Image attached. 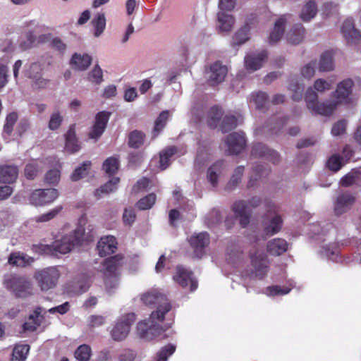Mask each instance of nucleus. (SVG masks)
<instances>
[{"label":"nucleus","instance_id":"nucleus-9","mask_svg":"<svg viewBox=\"0 0 361 361\" xmlns=\"http://www.w3.org/2000/svg\"><path fill=\"white\" fill-rule=\"evenodd\" d=\"M267 211L269 214H274V216L267 221L264 220V232L267 235L271 236L281 230L283 221L282 216L276 214L279 212V207L275 204L267 202Z\"/></svg>","mask_w":361,"mask_h":361},{"label":"nucleus","instance_id":"nucleus-7","mask_svg":"<svg viewBox=\"0 0 361 361\" xmlns=\"http://www.w3.org/2000/svg\"><path fill=\"white\" fill-rule=\"evenodd\" d=\"M136 320L135 313H128L121 315L116 321L114 326L111 330V336L116 341L124 340L128 335L130 326Z\"/></svg>","mask_w":361,"mask_h":361},{"label":"nucleus","instance_id":"nucleus-20","mask_svg":"<svg viewBox=\"0 0 361 361\" xmlns=\"http://www.w3.org/2000/svg\"><path fill=\"white\" fill-rule=\"evenodd\" d=\"M341 32L348 44H357L361 42V33L355 28L352 18H347L341 27Z\"/></svg>","mask_w":361,"mask_h":361},{"label":"nucleus","instance_id":"nucleus-57","mask_svg":"<svg viewBox=\"0 0 361 361\" xmlns=\"http://www.w3.org/2000/svg\"><path fill=\"white\" fill-rule=\"evenodd\" d=\"M60 180V171L51 169L44 176V182L49 185H56Z\"/></svg>","mask_w":361,"mask_h":361},{"label":"nucleus","instance_id":"nucleus-31","mask_svg":"<svg viewBox=\"0 0 361 361\" xmlns=\"http://www.w3.org/2000/svg\"><path fill=\"white\" fill-rule=\"evenodd\" d=\"M225 168V161L219 160L209 166L207 171V179L213 187L218 184L219 175Z\"/></svg>","mask_w":361,"mask_h":361},{"label":"nucleus","instance_id":"nucleus-55","mask_svg":"<svg viewBox=\"0 0 361 361\" xmlns=\"http://www.w3.org/2000/svg\"><path fill=\"white\" fill-rule=\"evenodd\" d=\"M252 98L256 106L259 109H263L268 102V94L264 92H258L252 94Z\"/></svg>","mask_w":361,"mask_h":361},{"label":"nucleus","instance_id":"nucleus-56","mask_svg":"<svg viewBox=\"0 0 361 361\" xmlns=\"http://www.w3.org/2000/svg\"><path fill=\"white\" fill-rule=\"evenodd\" d=\"M32 250L40 255H54V248L52 245H45V244H36L32 245Z\"/></svg>","mask_w":361,"mask_h":361},{"label":"nucleus","instance_id":"nucleus-17","mask_svg":"<svg viewBox=\"0 0 361 361\" xmlns=\"http://www.w3.org/2000/svg\"><path fill=\"white\" fill-rule=\"evenodd\" d=\"M228 69L226 66H223L220 61H216L209 66L207 73V83L209 85L214 87L221 83L227 75Z\"/></svg>","mask_w":361,"mask_h":361},{"label":"nucleus","instance_id":"nucleus-64","mask_svg":"<svg viewBox=\"0 0 361 361\" xmlns=\"http://www.w3.org/2000/svg\"><path fill=\"white\" fill-rule=\"evenodd\" d=\"M70 310V304L68 302H65L62 305L51 307L48 310V312L51 314L59 313L60 314H64L67 313Z\"/></svg>","mask_w":361,"mask_h":361},{"label":"nucleus","instance_id":"nucleus-44","mask_svg":"<svg viewBox=\"0 0 361 361\" xmlns=\"http://www.w3.org/2000/svg\"><path fill=\"white\" fill-rule=\"evenodd\" d=\"M333 54L330 51H325L321 55L319 70L321 72L330 71L334 69Z\"/></svg>","mask_w":361,"mask_h":361},{"label":"nucleus","instance_id":"nucleus-4","mask_svg":"<svg viewBox=\"0 0 361 361\" xmlns=\"http://www.w3.org/2000/svg\"><path fill=\"white\" fill-rule=\"evenodd\" d=\"M305 100L307 109L314 114L329 116L333 114L336 108V104L319 103L317 94L312 87L307 90Z\"/></svg>","mask_w":361,"mask_h":361},{"label":"nucleus","instance_id":"nucleus-23","mask_svg":"<svg viewBox=\"0 0 361 361\" xmlns=\"http://www.w3.org/2000/svg\"><path fill=\"white\" fill-rule=\"evenodd\" d=\"M257 23V16L255 14H251L245 22V25L235 32L233 37V44L241 45L246 42L250 39L249 32L252 26H254Z\"/></svg>","mask_w":361,"mask_h":361},{"label":"nucleus","instance_id":"nucleus-2","mask_svg":"<svg viewBox=\"0 0 361 361\" xmlns=\"http://www.w3.org/2000/svg\"><path fill=\"white\" fill-rule=\"evenodd\" d=\"M85 229L78 226L73 233L63 236L60 240L53 244L54 255L57 254H66L72 250L75 245H80L83 240Z\"/></svg>","mask_w":361,"mask_h":361},{"label":"nucleus","instance_id":"nucleus-6","mask_svg":"<svg viewBox=\"0 0 361 361\" xmlns=\"http://www.w3.org/2000/svg\"><path fill=\"white\" fill-rule=\"evenodd\" d=\"M60 277V272L56 267H50L35 272L34 278L42 291L54 288Z\"/></svg>","mask_w":361,"mask_h":361},{"label":"nucleus","instance_id":"nucleus-30","mask_svg":"<svg viewBox=\"0 0 361 361\" xmlns=\"http://www.w3.org/2000/svg\"><path fill=\"white\" fill-rule=\"evenodd\" d=\"M269 172V169H267L264 165L258 164L255 165L252 168V174L249 178L247 188L251 189L256 187L261 177L268 175Z\"/></svg>","mask_w":361,"mask_h":361},{"label":"nucleus","instance_id":"nucleus-40","mask_svg":"<svg viewBox=\"0 0 361 361\" xmlns=\"http://www.w3.org/2000/svg\"><path fill=\"white\" fill-rule=\"evenodd\" d=\"M218 20L219 23V27L221 31L230 32L235 23V19L233 16L220 11L218 13Z\"/></svg>","mask_w":361,"mask_h":361},{"label":"nucleus","instance_id":"nucleus-54","mask_svg":"<svg viewBox=\"0 0 361 361\" xmlns=\"http://www.w3.org/2000/svg\"><path fill=\"white\" fill-rule=\"evenodd\" d=\"M88 80L97 85L100 84L103 81L102 70L99 65H96L91 72L88 74Z\"/></svg>","mask_w":361,"mask_h":361},{"label":"nucleus","instance_id":"nucleus-26","mask_svg":"<svg viewBox=\"0 0 361 361\" xmlns=\"http://www.w3.org/2000/svg\"><path fill=\"white\" fill-rule=\"evenodd\" d=\"M65 149L69 153H75L80 149V145L76 137L75 125L70 126L67 133L65 135Z\"/></svg>","mask_w":361,"mask_h":361},{"label":"nucleus","instance_id":"nucleus-63","mask_svg":"<svg viewBox=\"0 0 361 361\" xmlns=\"http://www.w3.org/2000/svg\"><path fill=\"white\" fill-rule=\"evenodd\" d=\"M136 218V214L135 211L133 209H126L123 215V220L125 224L132 225L135 221Z\"/></svg>","mask_w":361,"mask_h":361},{"label":"nucleus","instance_id":"nucleus-35","mask_svg":"<svg viewBox=\"0 0 361 361\" xmlns=\"http://www.w3.org/2000/svg\"><path fill=\"white\" fill-rule=\"evenodd\" d=\"M285 16L279 18L275 23L274 30L269 35V43L274 44L278 42L283 35L286 25Z\"/></svg>","mask_w":361,"mask_h":361},{"label":"nucleus","instance_id":"nucleus-37","mask_svg":"<svg viewBox=\"0 0 361 361\" xmlns=\"http://www.w3.org/2000/svg\"><path fill=\"white\" fill-rule=\"evenodd\" d=\"M177 152L176 146H169L159 152V168L165 170L171 164V158Z\"/></svg>","mask_w":361,"mask_h":361},{"label":"nucleus","instance_id":"nucleus-61","mask_svg":"<svg viewBox=\"0 0 361 361\" xmlns=\"http://www.w3.org/2000/svg\"><path fill=\"white\" fill-rule=\"evenodd\" d=\"M288 89L290 91H293V94L291 96V98L294 102H299L302 99L303 87H300L299 83H296L295 85L290 84Z\"/></svg>","mask_w":361,"mask_h":361},{"label":"nucleus","instance_id":"nucleus-27","mask_svg":"<svg viewBox=\"0 0 361 361\" xmlns=\"http://www.w3.org/2000/svg\"><path fill=\"white\" fill-rule=\"evenodd\" d=\"M288 244L283 238H274L267 243V252L274 256H279L288 250Z\"/></svg>","mask_w":361,"mask_h":361},{"label":"nucleus","instance_id":"nucleus-48","mask_svg":"<svg viewBox=\"0 0 361 361\" xmlns=\"http://www.w3.org/2000/svg\"><path fill=\"white\" fill-rule=\"evenodd\" d=\"M92 163L90 161H85L82 164L76 168L73 172L71 178L73 181H78L85 176L91 167Z\"/></svg>","mask_w":361,"mask_h":361},{"label":"nucleus","instance_id":"nucleus-53","mask_svg":"<svg viewBox=\"0 0 361 361\" xmlns=\"http://www.w3.org/2000/svg\"><path fill=\"white\" fill-rule=\"evenodd\" d=\"M342 166V157L340 155L335 154L329 158L327 166L331 171L337 172L341 169Z\"/></svg>","mask_w":361,"mask_h":361},{"label":"nucleus","instance_id":"nucleus-47","mask_svg":"<svg viewBox=\"0 0 361 361\" xmlns=\"http://www.w3.org/2000/svg\"><path fill=\"white\" fill-rule=\"evenodd\" d=\"M94 27V35L99 37L104 32L106 27V18L104 13H97L92 20Z\"/></svg>","mask_w":361,"mask_h":361},{"label":"nucleus","instance_id":"nucleus-1","mask_svg":"<svg viewBox=\"0 0 361 361\" xmlns=\"http://www.w3.org/2000/svg\"><path fill=\"white\" fill-rule=\"evenodd\" d=\"M140 300L148 307L155 308L148 320L141 321L137 324L139 336L151 341L164 333V329L158 322L164 320L165 315L171 310L172 305L167 296L157 289L143 293Z\"/></svg>","mask_w":361,"mask_h":361},{"label":"nucleus","instance_id":"nucleus-11","mask_svg":"<svg viewBox=\"0 0 361 361\" xmlns=\"http://www.w3.org/2000/svg\"><path fill=\"white\" fill-rule=\"evenodd\" d=\"M59 196L56 189H37L34 190L30 197V202L35 206H42L51 203Z\"/></svg>","mask_w":361,"mask_h":361},{"label":"nucleus","instance_id":"nucleus-15","mask_svg":"<svg viewBox=\"0 0 361 361\" xmlns=\"http://www.w3.org/2000/svg\"><path fill=\"white\" fill-rule=\"evenodd\" d=\"M111 114V112L106 111H99L96 114L94 123L88 134L90 138L97 140L101 137L106 128Z\"/></svg>","mask_w":361,"mask_h":361},{"label":"nucleus","instance_id":"nucleus-62","mask_svg":"<svg viewBox=\"0 0 361 361\" xmlns=\"http://www.w3.org/2000/svg\"><path fill=\"white\" fill-rule=\"evenodd\" d=\"M267 290L269 292V295L274 296L279 295H286L290 292V288L287 287H281L280 286H272L268 287Z\"/></svg>","mask_w":361,"mask_h":361},{"label":"nucleus","instance_id":"nucleus-43","mask_svg":"<svg viewBox=\"0 0 361 361\" xmlns=\"http://www.w3.org/2000/svg\"><path fill=\"white\" fill-rule=\"evenodd\" d=\"M120 179L118 178H113L104 185L101 186L99 189H97L94 192V195L97 199L102 197V194H109L114 192L117 188Z\"/></svg>","mask_w":361,"mask_h":361},{"label":"nucleus","instance_id":"nucleus-24","mask_svg":"<svg viewBox=\"0 0 361 361\" xmlns=\"http://www.w3.org/2000/svg\"><path fill=\"white\" fill-rule=\"evenodd\" d=\"M19 169L14 164L0 165V183L7 185L15 183L18 178Z\"/></svg>","mask_w":361,"mask_h":361},{"label":"nucleus","instance_id":"nucleus-42","mask_svg":"<svg viewBox=\"0 0 361 361\" xmlns=\"http://www.w3.org/2000/svg\"><path fill=\"white\" fill-rule=\"evenodd\" d=\"M30 348L27 344L16 345L13 350L11 361H25Z\"/></svg>","mask_w":361,"mask_h":361},{"label":"nucleus","instance_id":"nucleus-45","mask_svg":"<svg viewBox=\"0 0 361 361\" xmlns=\"http://www.w3.org/2000/svg\"><path fill=\"white\" fill-rule=\"evenodd\" d=\"M244 170L245 167L243 166H239L235 168L230 180L226 184V188L227 190H232L238 185V184L241 182Z\"/></svg>","mask_w":361,"mask_h":361},{"label":"nucleus","instance_id":"nucleus-60","mask_svg":"<svg viewBox=\"0 0 361 361\" xmlns=\"http://www.w3.org/2000/svg\"><path fill=\"white\" fill-rule=\"evenodd\" d=\"M63 117L59 112L54 113L50 118L49 122V128L51 130L58 129L61 125Z\"/></svg>","mask_w":361,"mask_h":361},{"label":"nucleus","instance_id":"nucleus-38","mask_svg":"<svg viewBox=\"0 0 361 361\" xmlns=\"http://www.w3.org/2000/svg\"><path fill=\"white\" fill-rule=\"evenodd\" d=\"M223 116L222 109L215 105L210 108L207 114V125L209 128L214 129L219 126V122Z\"/></svg>","mask_w":361,"mask_h":361},{"label":"nucleus","instance_id":"nucleus-25","mask_svg":"<svg viewBox=\"0 0 361 361\" xmlns=\"http://www.w3.org/2000/svg\"><path fill=\"white\" fill-rule=\"evenodd\" d=\"M118 243L113 235L102 237L99 240L97 248L101 257H105L114 253L117 250Z\"/></svg>","mask_w":361,"mask_h":361},{"label":"nucleus","instance_id":"nucleus-14","mask_svg":"<svg viewBox=\"0 0 361 361\" xmlns=\"http://www.w3.org/2000/svg\"><path fill=\"white\" fill-rule=\"evenodd\" d=\"M226 145L230 154H238L246 147L245 134L243 132H234L226 137Z\"/></svg>","mask_w":361,"mask_h":361},{"label":"nucleus","instance_id":"nucleus-18","mask_svg":"<svg viewBox=\"0 0 361 361\" xmlns=\"http://www.w3.org/2000/svg\"><path fill=\"white\" fill-rule=\"evenodd\" d=\"M189 243L195 255L200 258L204 253V249L209 245L210 237L207 232H201L192 235Z\"/></svg>","mask_w":361,"mask_h":361},{"label":"nucleus","instance_id":"nucleus-32","mask_svg":"<svg viewBox=\"0 0 361 361\" xmlns=\"http://www.w3.org/2000/svg\"><path fill=\"white\" fill-rule=\"evenodd\" d=\"M35 261L34 258L20 252L11 253L8 257V263L17 267H26Z\"/></svg>","mask_w":361,"mask_h":361},{"label":"nucleus","instance_id":"nucleus-12","mask_svg":"<svg viewBox=\"0 0 361 361\" xmlns=\"http://www.w3.org/2000/svg\"><path fill=\"white\" fill-rule=\"evenodd\" d=\"M173 279L183 288L190 286V291H194L197 288L198 283L193 277V272L181 265L176 267Z\"/></svg>","mask_w":361,"mask_h":361},{"label":"nucleus","instance_id":"nucleus-13","mask_svg":"<svg viewBox=\"0 0 361 361\" xmlns=\"http://www.w3.org/2000/svg\"><path fill=\"white\" fill-rule=\"evenodd\" d=\"M354 82L351 79H346L339 82L335 92L332 93L331 97L336 99L334 102L329 104H348L350 102L349 97L352 93Z\"/></svg>","mask_w":361,"mask_h":361},{"label":"nucleus","instance_id":"nucleus-10","mask_svg":"<svg viewBox=\"0 0 361 361\" xmlns=\"http://www.w3.org/2000/svg\"><path fill=\"white\" fill-rule=\"evenodd\" d=\"M123 261L124 256L121 254L107 257L103 261L102 265L106 285L107 278H115L117 276V271L123 267Z\"/></svg>","mask_w":361,"mask_h":361},{"label":"nucleus","instance_id":"nucleus-8","mask_svg":"<svg viewBox=\"0 0 361 361\" xmlns=\"http://www.w3.org/2000/svg\"><path fill=\"white\" fill-rule=\"evenodd\" d=\"M251 265L254 269L252 277L262 280L267 276L269 267V262L267 255L264 252H259L255 250L254 252H250Z\"/></svg>","mask_w":361,"mask_h":361},{"label":"nucleus","instance_id":"nucleus-58","mask_svg":"<svg viewBox=\"0 0 361 361\" xmlns=\"http://www.w3.org/2000/svg\"><path fill=\"white\" fill-rule=\"evenodd\" d=\"M62 206H57L49 212L42 214L37 217V221L38 222H46L54 219L61 210Z\"/></svg>","mask_w":361,"mask_h":361},{"label":"nucleus","instance_id":"nucleus-22","mask_svg":"<svg viewBox=\"0 0 361 361\" xmlns=\"http://www.w3.org/2000/svg\"><path fill=\"white\" fill-rule=\"evenodd\" d=\"M251 155L254 157H265L274 164L279 163L280 160V156L277 152L269 149L262 143H256L252 146Z\"/></svg>","mask_w":361,"mask_h":361},{"label":"nucleus","instance_id":"nucleus-21","mask_svg":"<svg viewBox=\"0 0 361 361\" xmlns=\"http://www.w3.org/2000/svg\"><path fill=\"white\" fill-rule=\"evenodd\" d=\"M268 56L267 50L252 53L245 57V66L250 71L259 69L266 61Z\"/></svg>","mask_w":361,"mask_h":361},{"label":"nucleus","instance_id":"nucleus-29","mask_svg":"<svg viewBox=\"0 0 361 361\" xmlns=\"http://www.w3.org/2000/svg\"><path fill=\"white\" fill-rule=\"evenodd\" d=\"M42 308L37 307L29 317V321L23 324L24 331H35L39 326L44 319V317L41 314Z\"/></svg>","mask_w":361,"mask_h":361},{"label":"nucleus","instance_id":"nucleus-39","mask_svg":"<svg viewBox=\"0 0 361 361\" xmlns=\"http://www.w3.org/2000/svg\"><path fill=\"white\" fill-rule=\"evenodd\" d=\"M41 171L40 162L37 159H32L25 166L24 175L27 180H34Z\"/></svg>","mask_w":361,"mask_h":361},{"label":"nucleus","instance_id":"nucleus-28","mask_svg":"<svg viewBox=\"0 0 361 361\" xmlns=\"http://www.w3.org/2000/svg\"><path fill=\"white\" fill-rule=\"evenodd\" d=\"M92 57L87 54L75 53L71 59V67L77 71H85L92 63Z\"/></svg>","mask_w":361,"mask_h":361},{"label":"nucleus","instance_id":"nucleus-46","mask_svg":"<svg viewBox=\"0 0 361 361\" xmlns=\"http://www.w3.org/2000/svg\"><path fill=\"white\" fill-rule=\"evenodd\" d=\"M238 126V119L233 115H226L219 124L220 130L223 133H228L235 128Z\"/></svg>","mask_w":361,"mask_h":361},{"label":"nucleus","instance_id":"nucleus-49","mask_svg":"<svg viewBox=\"0 0 361 361\" xmlns=\"http://www.w3.org/2000/svg\"><path fill=\"white\" fill-rule=\"evenodd\" d=\"M118 159L116 157H111L104 161L102 168L109 176H113L118 171Z\"/></svg>","mask_w":361,"mask_h":361},{"label":"nucleus","instance_id":"nucleus-33","mask_svg":"<svg viewBox=\"0 0 361 361\" xmlns=\"http://www.w3.org/2000/svg\"><path fill=\"white\" fill-rule=\"evenodd\" d=\"M170 117L169 111H161L154 121V126L152 132V138L155 139L166 127Z\"/></svg>","mask_w":361,"mask_h":361},{"label":"nucleus","instance_id":"nucleus-59","mask_svg":"<svg viewBox=\"0 0 361 361\" xmlns=\"http://www.w3.org/2000/svg\"><path fill=\"white\" fill-rule=\"evenodd\" d=\"M347 121L344 119L339 120L334 124L331 128V133L334 136L344 134L346 130Z\"/></svg>","mask_w":361,"mask_h":361},{"label":"nucleus","instance_id":"nucleus-50","mask_svg":"<svg viewBox=\"0 0 361 361\" xmlns=\"http://www.w3.org/2000/svg\"><path fill=\"white\" fill-rule=\"evenodd\" d=\"M157 196L154 193H149L141 198L137 203L136 207L140 210H147L152 207L155 204Z\"/></svg>","mask_w":361,"mask_h":361},{"label":"nucleus","instance_id":"nucleus-34","mask_svg":"<svg viewBox=\"0 0 361 361\" xmlns=\"http://www.w3.org/2000/svg\"><path fill=\"white\" fill-rule=\"evenodd\" d=\"M146 135L139 130H133L128 135V145L133 149H139L145 143Z\"/></svg>","mask_w":361,"mask_h":361},{"label":"nucleus","instance_id":"nucleus-16","mask_svg":"<svg viewBox=\"0 0 361 361\" xmlns=\"http://www.w3.org/2000/svg\"><path fill=\"white\" fill-rule=\"evenodd\" d=\"M42 66L39 63H31L25 71V75L33 80L32 86L37 88H44L49 80L42 78Z\"/></svg>","mask_w":361,"mask_h":361},{"label":"nucleus","instance_id":"nucleus-3","mask_svg":"<svg viewBox=\"0 0 361 361\" xmlns=\"http://www.w3.org/2000/svg\"><path fill=\"white\" fill-rule=\"evenodd\" d=\"M261 204V198L257 196L252 197L248 202L238 200L233 203L232 210L235 216L239 219V222L243 228H245L250 223L251 210L250 206L255 208Z\"/></svg>","mask_w":361,"mask_h":361},{"label":"nucleus","instance_id":"nucleus-51","mask_svg":"<svg viewBox=\"0 0 361 361\" xmlns=\"http://www.w3.org/2000/svg\"><path fill=\"white\" fill-rule=\"evenodd\" d=\"M92 350L90 345L82 344L80 345L75 351V357L80 361H87L91 356Z\"/></svg>","mask_w":361,"mask_h":361},{"label":"nucleus","instance_id":"nucleus-41","mask_svg":"<svg viewBox=\"0 0 361 361\" xmlns=\"http://www.w3.org/2000/svg\"><path fill=\"white\" fill-rule=\"evenodd\" d=\"M317 12V6L315 1L309 0L303 7L300 16L303 21L307 22L316 16Z\"/></svg>","mask_w":361,"mask_h":361},{"label":"nucleus","instance_id":"nucleus-19","mask_svg":"<svg viewBox=\"0 0 361 361\" xmlns=\"http://www.w3.org/2000/svg\"><path fill=\"white\" fill-rule=\"evenodd\" d=\"M355 202V197L350 192H345L339 194L334 204L335 214L338 216L347 212Z\"/></svg>","mask_w":361,"mask_h":361},{"label":"nucleus","instance_id":"nucleus-36","mask_svg":"<svg viewBox=\"0 0 361 361\" xmlns=\"http://www.w3.org/2000/svg\"><path fill=\"white\" fill-rule=\"evenodd\" d=\"M305 33L303 25L300 23L295 24L287 34L288 41L293 44H298L302 41Z\"/></svg>","mask_w":361,"mask_h":361},{"label":"nucleus","instance_id":"nucleus-52","mask_svg":"<svg viewBox=\"0 0 361 361\" xmlns=\"http://www.w3.org/2000/svg\"><path fill=\"white\" fill-rule=\"evenodd\" d=\"M175 350L176 346L174 345H166L157 353L156 361H167L169 357L171 356Z\"/></svg>","mask_w":361,"mask_h":361},{"label":"nucleus","instance_id":"nucleus-5","mask_svg":"<svg viewBox=\"0 0 361 361\" xmlns=\"http://www.w3.org/2000/svg\"><path fill=\"white\" fill-rule=\"evenodd\" d=\"M4 285L18 298H25L32 295V283L24 276H10L5 279Z\"/></svg>","mask_w":361,"mask_h":361}]
</instances>
